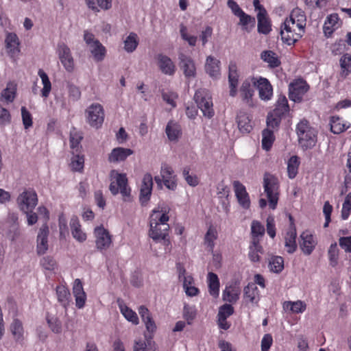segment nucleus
Segmentation results:
<instances>
[{
  "label": "nucleus",
  "mask_w": 351,
  "mask_h": 351,
  "mask_svg": "<svg viewBox=\"0 0 351 351\" xmlns=\"http://www.w3.org/2000/svg\"><path fill=\"white\" fill-rule=\"evenodd\" d=\"M296 132L298 143L303 150L312 149L317 143L316 131L310 126L306 120H302L298 123Z\"/></svg>",
  "instance_id": "obj_1"
},
{
  "label": "nucleus",
  "mask_w": 351,
  "mask_h": 351,
  "mask_svg": "<svg viewBox=\"0 0 351 351\" xmlns=\"http://www.w3.org/2000/svg\"><path fill=\"white\" fill-rule=\"evenodd\" d=\"M111 183L109 186V190L113 195L121 193L123 197H129L130 195V189L128 186V178L126 174L120 173L113 169L110 173Z\"/></svg>",
  "instance_id": "obj_2"
},
{
  "label": "nucleus",
  "mask_w": 351,
  "mask_h": 351,
  "mask_svg": "<svg viewBox=\"0 0 351 351\" xmlns=\"http://www.w3.org/2000/svg\"><path fill=\"white\" fill-rule=\"evenodd\" d=\"M263 186L267 194L269 207L271 209H275L278 204L279 195L278 179L273 175L265 173L263 178Z\"/></svg>",
  "instance_id": "obj_3"
},
{
  "label": "nucleus",
  "mask_w": 351,
  "mask_h": 351,
  "mask_svg": "<svg viewBox=\"0 0 351 351\" xmlns=\"http://www.w3.org/2000/svg\"><path fill=\"white\" fill-rule=\"evenodd\" d=\"M194 100L204 117L211 118L214 115L211 97L204 89L197 90L194 95Z\"/></svg>",
  "instance_id": "obj_4"
},
{
  "label": "nucleus",
  "mask_w": 351,
  "mask_h": 351,
  "mask_svg": "<svg viewBox=\"0 0 351 351\" xmlns=\"http://www.w3.org/2000/svg\"><path fill=\"white\" fill-rule=\"evenodd\" d=\"M16 202L20 210L27 213L36 206L38 204L37 194L33 189L25 190L18 196Z\"/></svg>",
  "instance_id": "obj_5"
},
{
  "label": "nucleus",
  "mask_w": 351,
  "mask_h": 351,
  "mask_svg": "<svg viewBox=\"0 0 351 351\" xmlns=\"http://www.w3.org/2000/svg\"><path fill=\"white\" fill-rule=\"evenodd\" d=\"M86 119L90 126L99 128L101 126L104 120V112L101 105L93 104L86 110Z\"/></svg>",
  "instance_id": "obj_6"
},
{
  "label": "nucleus",
  "mask_w": 351,
  "mask_h": 351,
  "mask_svg": "<svg viewBox=\"0 0 351 351\" xmlns=\"http://www.w3.org/2000/svg\"><path fill=\"white\" fill-rule=\"evenodd\" d=\"M157 213L158 212L156 211V210H154L153 213L150 217V230L149 235L153 240L156 241L164 240L165 243L168 245L169 243V241L166 239L168 235V230H163L164 228H162L158 222V217L156 216L154 217Z\"/></svg>",
  "instance_id": "obj_7"
},
{
  "label": "nucleus",
  "mask_w": 351,
  "mask_h": 351,
  "mask_svg": "<svg viewBox=\"0 0 351 351\" xmlns=\"http://www.w3.org/2000/svg\"><path fill=\"white\" fill-rule=\"evenodd\" d=\"M309 88L307 83L302 80H298L289 84V98L295 102H300L304 95Z\"/></svg>",
  "instance_id": "obj_8"
},
{
  "label": "nucleus",
  "mask_w": 351,
  "mask_h": 351,
  "mask_svg": "<svg viewBox=\"0 0 351 351\" xmlns=\"http://www.w3.org/2000/svg\"><path fill=\"white\" fill-rule=\"evenodd\" d=\"M95 244L98 250H106L110 247L112 243V237L108 230L102 226L96 227L94 230Z\"/></svg>",
  "instance_id": "obj_9"
},
{
  "label": "nucleus",
  "mask_w": 351,
  "mask_h": 351,
  "mask_svg": "<svg viewBox=\"0 0 351 351\" xmlns=\"http://www.w3.org/2000/svg\"><path fill=\"white\" fill-rule=\"evenodd\" d=\"M49 227L47 223H44L39 228L36 238V252L38 255H43L48 250Z\"/></svg>",
  "instance_id": "obj_10"
},
{
  "label": "nucleus",
  "mask_w": 351,
  "mask_h": 351,
  "mask_svg": "<svg viewBox=\"0 0 351 351\" xmlns=\"http://www.w3.org/2000/svg\"><path fill=\"white\" fill-rule=\"evenodd\" d=\"M58 52L60 62L64 69L68 72H72L74 69V60L69 47L64 43H60L58 46Z\"/></svg>",
  "instance_id": "obj_11"
},
{
  "label": "nucleus",
  "mask_w": 351,
  "mask_h": 351,
  "mask_svg": "<svg viewBox=\"0 0 351 351\" xmlns=\"http://www.w3.org/2000/svg\"><path fill=\"white\" fill-rule=\"evenodd\" d=\"M153 186V178L150 173L144 175L140 191L139 200L142 206H145L150 199Z\"/></svg>",
  "instance_id": "obj_12"
},
{
  "label": "nucleus",
  "mask_w": 351,
  "mask_h": 351,
  "mask_svg": "<svg viewBox=\"0 0 351 351\" xmlns=\"http://www.w3.org/2000/svg\"><path fill=\"white\" fill-rule=\"evenodd\" d=\"M180 66L183 71L185 77L188 78L195 77L196 75V68L194 61L192 58L182 53L179 54Z\"/></svg>",
  "instance_id": "obj_13"
},
{
  "label": "nucleus",
  "mask_w": 351,
  "mask_h": 351,
  "mask_svg": "<svg viewBox=\"0 0 351 351\" xmlns=\"http://www.w3.org/2000/svg\"><path fill=\"white\" fill-rule=\"evenodd\" d=\"M233 186L235 192V195L238 199L239 204L243 208H249L250 206V200L245 186L242 184L239 181L235 180L233 182Z\"/></svg>",
  "instance_id": "obj_14"
},
{
  "label": "nucleus",
  "mask_w": 351,
  "mask_h": 351,
  "mask_svg": "<svg viewBox=\"0 0 351 351\" xmlns=\"http://www.w3.org/2000/svg\"><path fill=\"white\" fill-rule=\"evenodd\" d=\"M254 85L257 86L259 97L262 100L267 101L271 98L273 88L269 80L266 78L260 77Z\"/></svg>",
  "instance_id": "obj_15"
},
{
  "label": "nucleus",
  "mask_w": 351,
  "mask_h": 351,
  "mask_svg": "<svg viewBox=\"0 0 351 351\" xmlns=\"http://www.w3.org/2000/svg\"><path fill=\"white\" fill-rule=\"evenodd\" d=\"M236 121L239 131L243 134L250 133L253 128L250 115L243 110L237 113Z\"/></svg>",
  "instance_id": "obj_16"
},
{
  "label": "nucleus",
  "mask_w": 351,
  "mask_h": 351,
  "mask_svg": "<svg viewBox=\"0 0 351 351\" xmlns=\"http://www.w3.org/2000/svg\"><path fill=\"white\" fill-rule=\"evenodd\" d=\"M157 59L158 65L162 73L169 75L174 74L176 66L170 58L160 53L158 55Z\"/></svg>",
  "instance_id": "obj_17"
},
{
  "label": "nucleus",
  "mask_w": 351,
  "mask_h": 351,
  "mask_svg": "<svg viewBox=\"0 0 351 351\" xmlns=\"http://www.w3.org/2000/svg\"><path fill=\"white\" fill-rule=\"evenodd\" d=\"M300 239L302 240L300 243L301 250L305 254L310 255L316 245L313 236L308 232H303L300 235Z\"/></svg>",
  "instance_id": "obj_18"
},
{
  "label": "nucleus",
  "mask_w": 351,
  "mask_h": 351,
  "mask_svg": "<svg viewBox=\"0 0 351 351\" xmlns=\"http://www.w3.org/2000/svg\"><path fill=\"white\" fill-rule=\"evenodd\" d=\"M133 151L128 148L117 147L112 150L108 156V160L111 162H117L125 160L128 156L132 155Z\"/></svg>",
  "instance_id": "obj_19"
},
{
  "label": "nucleus",
  "mask_w": 351,
  "mask_h": 351,
  "mask_svg": "<svg viewBox=\"0 0 351 351\" xmlns=\"http://www.w3.org/2000/svg\"><path fill=\"white\" fill-rule=\"evenodd\" d=\"M70 227L72 236L77 241L82 243L86 239V234L81 228V225L77 217L73 216L70 221Z\"/></svg>",
  "instance_id": "obj_20"
},
{
  "label": "nucleus",
  "mask_w": 351,
  "mask_h": 351,
  "mask_svg": "<svg viewBox=\"0 0 351 351\" xmlns=\"http://www.w3.org/2000/svg\"><path fill=\"white\" fill-rule=\"evenodd\" d=\"M239 75L237 71V66L234 63H231L229 65V73H228V82L230 84V95L234 97L237 92Z\"/></svg>",
  "instance_id": "obj_21"
},
{
  "label": "nucleus",
  "mask_w": 351,
  "mask_h": 351,
  "mask_svg": "<svg viewBox=\"0 0 351 351\" xmlns=\"http://www.w3.org/2000/svg\"><path fill=\"white\" fill-rule=\"evenodd\" d=\"M220 61L209 56L206 58L205 70L211 77H217L220 73Z\"/></svg>",
  "instance_id": "obj_22"
},
{
  "label": "nucleus",
  "mask_w": 351,
  "mask_h": 351,
  "mask_svg": "<svg viewBox=\"0 0 351 351\" xmlns=\"http://www.w3.org/2000/svg\"><path fill=\"white\" fill-rule=\"evenodd\" d=\"M254 86H252L248 80H245L240 88L241 96L243 101H245L249 106H252V98L254 95Z\"/></svg>",
  "instance_id": "obj_23"
},
{
  "label": "nucleus",
  "mask_w": 351,
  "mask_h": 351,
  "mask_svg": "<svg viewBox=\"0 0 351 351\" xmlns=\"http://www.w3.org/2000/svg\"><path fill=\"white\" fill-rule=\"evenodd\" d=\"M289 110L290 108L286 97L285 95H279L275 108L272 111L274 113V115L283 118L287 113H289Z\"/></svg>",
  "instance_id": "obj_24"
},
{
  "label": "nucleus",
  "mask_w": 351,
  "mask_h": 351,
  "mask_svg": "<svg viewBox=\"0 0 351 351\" xmlns=\"http://www.w3.org/2000/svg\"><path fill=\"white\" fill-rule=\"evenodd\" d=\"M258 32L260 34H268L271 30V23L267 11L257 14Z\"/></svg>",
  "instance_id": "obj_25"
},
{
  "label": "nucleus",
  "mask_w": 351,
  "mask_h": 351,
  "mask_svg": "<svg viewBox=\"0 0 351 351\" xmlns=\"http://www.w3.org/2000/svg\"><path fill=\"white\" fill-rule=\"evenodd\" d=\"M289 20H291L295 24L300 32H304V27L306 25V16L304 12L300 8H295L291 12Z\"/></svg>",
  "instance_id": "obj_26"
},
{
  "label": "nucleus",
  "mask_w": 351,
  "mask_h": 351,
  "mask_svg": "<svg viewBox=\"0 0 351 351\" xmlns=\"http://www.w3.org/2000/svg\"><path fill=\"white\" fill-rule=\"evenodd\" d=\"M145 338L147 339V343L142 341H135L133 347L134 351H159L156 343L154 342L152 343L150 339L152 337L151 335L149 336L145 335Z\"/></svg>",
  "instance_id": "obj_27"
},
{
  "label": "nucleus",
  "mask_w": 351,
  "mask_h": 351,
  "mask_svg": "<svg viewBox=\"0 0 351 351\" xmlns=\"http://www.w3.org/2000/svg\"><path fill=\"white\" fill-rule=\"evenodd\" d=\"M261 58L268 63L270 68H276L281 64L276 53L271 50H265L261 52Z\"/></svg>",
  "instance_id": "obj_28"
},
{
  "label": "nucleus",
  "mask_w": 351,
  "mask_h": 351,
  "mask_svg": "<svg viewBox=\"0 0 351 351\" xmlns=\"http://www.w3.org/2000/svg\"><path fill=\"white\" fill-rule=\"evenodd\" d=\"M5 45L7 49L8 50V53H10L12 56L19 51V41L16 34L9 33L7 34L5 38Z\"/></svg>",
  "instance_id": "obj_29"
},
{
  "label": "nucleus",
  "mask_w": 351,
  "mask_h": 351,
  "mask_svg": "<svg viewBox=\"0 0 351 351\" xmlns=\"http://www.w3.org/2000/svg\"><path fill=\"white\" fill-rule=\"evenodd\" d=\"M240 295V289L236 285L227 287L223 291V300L229 302H236Z\"/></svg>",
  "instance_id": "obj_30"
},
{
  "label": "nucleus",
  "mask_w": 351,
  "mask_h": 351,
  "mask_svg": "<svg viewBox=\"0 0 351 351\" xmlns=\"http://www.w3.org/2000/svg\"><path fill=\"white\" fill-rule=\"evenodd\" d=\"M296 237L295 228H290L285 237V246L288 248L287 252L289 254H293L297 249Z\"/></svg>",
  "instance_id": "obj_31"
},
{
  "label": "nucleus",
  "mask_w": 351,
  "mask_h": 351,
  "mask_svg": "<svg viewBox=\"0 0 351 351\" xmlns=\"http://www.w3.org/2000/svg\"><path fill=\"white\" fill-rule=\"evenodd\" d=\"M208 291L209 293L215 298L219 296V280L217 274L209 272L208 274Z\"/></svg>",
  "instance_id": "obj_32"
},
{
  "label": "nucleus",
  "mask_w": 351,
  "mask_h": 351,
  "mask_svg": "<svg viewBox=\"0 0 351 351\" xmlns=\"http://www.w3.org/2000/svg\"><path fill=\"white\" fill-rule=\"evenodd\" d=\"M165 132L170 141H176L181 134V128L177 123L170 121L166 126Z\"/></svg>",
  "instance_id": "obj_33"
},
{
  "label": "nucleus",
  "mask_w": 351,
  "mask_h": 351,
  "mask_svg": "<svg viewBox=\"0 0 351 351\" xmlns=\"http://www.w3.org/2000/svg\"><path fill=\"white\" fill-rule=\"evenodd\" d=\"M90 47V52L96 61L100 62L104 59L106 49L98 40L94 41Z\"/></svg>",
  "instance_id": "obj_34"
},
{
  "label": "nucleus",
  "mask_w": 351,
  "mask_h": 351,
  "mask_svg": "<svg viewBox=\"0 0 351 351\" xmlns=\"http://www.w3.org/2000/svg\"><path fill=\"white\" fill-rule=\"evenodd\" d=\"M56 294L58 302L64 307H66L69 303L71 296L69 290L63 285L58 286L56 287Z\"/></svg>",
  "instance_id": "obj_35"
},
{
  "label": "nucleus",
  "mask_w": 351,
  "mask_h": 351,
  "mask_svg": "<svg viewBox=\"0 0 351 351\" xmlns=\"http://www.w3.org/2000/svg\"><path fill=\"white\" fill-rule=\"evenodd\" d=\"M262 147L268 151L271 147L274 141V132L271 129L266 128L262 132Z\"/></svg>",
  "instance_id": "obj_36"
},
{
  "label": "nucleus",
  "mask_w": 351,
  "mask_h": 351,
  "mask_svg": "<svg viewBox=\"0 0 351 351\" xmlns=\"http://www.w3.org/2000/svg\"><path fill=\"white\" fill-rule=\"evenodd\" d=\"M330 130L334 134H340L346 130L349 126H346L338 117H332L330 121Z\"/></svg>",
  "instance_id": "obj_37"
},
{
  "label": "nucleus",
  "mask_w": 351,
  "mask_h": 351,
  "mask_svg": "<svg viewBox=\"0 0 351 351\" xmlns=\"http://www.w3.org/2000/svg\"><path fill=\"white\" fill-rule=\"evenodd\" d=\"M299 165V158L297 156H293L289 158L287 164V173L289 178L293 179L296 176Z\"/></svg>",
  "instance_id": "obj_38"
},
{
  "label": "nucleus",
  "mask_w": 351,
  "mask_h": 351,
  "mask_svg": "<svg viewBox=\"0 0 351 351\" xmlns=\"http://www.w3.org/2000/svg\"><path fill=\"white\" fill-rule=\"evenodd\" d=\"M38 74L41 78L43 84V88L41 90L42 96L43 97H47L51 89V82L49 81L48 75L43 69H39Z\"/></svg>",
  "instance_id": "obj_39"
},
{
  "label": "nucleus",
  "mask_w": 351,
  "mask_h": 351,
  "mask_svg": "<svg viewBox=\"0 0 351 351\" xmlns=\"http://www.w3.org/2000/svg\"><path fill=\"white\" fill-rule=\"evenodd\" d=\"M137 34L131 32L124 41V49L126 51L133 52L137 47L138 42Z\"/></svg>",
  "instance_id": "obj_40"
},
{
  "label": "nucleus",
  "mask_w": 351,
  "mask_h": 351,
  "mask_svg": "<svg viewBox=\"0 0 351 351\" xmlns=\"http://www.w3.org/2000/svg\"><path fill=\"white\" fill-rule=\"evenodd\" d=\"M280 36L282 42L289 45L294 44L302 37V34L300 33H296L295 31H292L289 33L280 31Z\"/></svg>",
  "instance_id": "obj_41"
},
{
  "label": "nucleus",
  "mask_w": 351,
  "mask_h": 351,
  "mask_svg": "<svg viewBox=\"0 0 351 351\" xmlns=\"http://www.w3.org/2000/svg\"><path fill=\"white\" fill-rule=\"evenodd\" d=\"M270 271L280 273L284 268V260L281 256H272L269 261Z\"/></svg>",
  "instance_id": "obj_42"
},
{
  "label": "nucleus",
  "mask_w": 351,
  "mask_h": 351,
  "mask_svg": "<svg viewBox=\"0 0 351 351\" xmlns=\"http://www.w3.org/2000/svg\"><path fill=\"white\" fill-rule=\"evenodd\" d=\"M243 296L245 300L251 303L256 302V295H257V287L254 284H248L243 290Z\"/></svg>",
  "instance_id": "obj_43"
},
{
  "label": "nucleus",
  "mask_w": 351,
  "mask_h": 351,
  "mask_svg": "<svg viewBox=\"0 0 351 351\" xmlns=\"http://www.w3.org/2000/svg\"><path fill=\"white\" fill-rule=\"evenodd\" d=\"M283 307L286 309H290L293 313H302L306 309V304L300 300L286 302L284 303Z\"/></svg>",
  "instance_id": "obj_44"
},
{
  "label": "nucleus",
  "mask_w": 351,
  "mask_h": 351,
  "mask_svg": "<svg viewBox=\"0 0 351 351\" xmlns=\"http://www.w3.org/2000/svg\"><path fill=\"white\" fill-rule=\"evenodd\" d=\"M340 65L341 68V76L346 77L351 71V56L346 53L340 59Z\"/></svg>",
  "instance_id": "obj_45"
},
{
  "label": "nucleus",
  "mask_w": 351,
  "mask_h": 351,
  "mask_svg": "<svg viewBox=\"0 0 351 351\" xmlns=\"http://www.w3.org/2000/svg\"><path fill=\"white\" fill-rule=\"evenodd\" d=\"M16 90V85L12 82H10L7 84L6 88L2 91L1 97L4 98L6 101L12 102L14 99Z\"/></svg>",
  "instance_id": "obj_46"
},
{
  "label": "nucleus",
  "mask_w": 351,
  "mask_h": 351,
  "mask_svg": "<svg viewBox=\"0 0 351 351\" xmlns=\"http://www.w3.org/2000/svg\"><path fill=\"white\" fill-rule=\"evenodd\" d=\"M121 312L126 319L134 324H138V318L136 313L127 306H120Z\"/></svg>",
  "instance_id": "obj_47"
},
{
  "label": "nucleus",
  "mask_w": 351,
  "mask_h": 351,
  "mask_svg": "<svg viewBox=\"0 0 351 351\" xmlns=\"http://www.w3.org/2000/svg\"><path fill=\"white\" fill-rule=\"evenodd\" d=\"M238 17H239V25H242L243 29L247 32H250L247 26L249 24H251L252 27H254L256 23L254 17L247 14L244 12Z\"/></svg>",
  "instance_id": "obj_48"
},
{
  "label": "nucleus",
  "mask_w": 351,
  "mask_h": 351,
  "mask_svg": "<svg viewBox=\"0 0 351 351\" xmlns=\"http://www.w3.org/2000/svg\"><path fill=\"white\" fill-rule=\"evenodd\" d=\"M84 158L83 156L74 155L71 158V168L73 171H82L84 169Z\"/></svg>",
  "instance_id": "obj_49"
},
{
  "label": "nucleus",
  "mask_w": 351,
  "mask_h": 351,
  "mask_svg": "<svg viewBox=\"0 0 351 351\" xmlns=\"http://www.w3.org/2000/svg\"><path fill=\"white\" fill-rule=\"evenodd\" d=\"M339 250L336 243L331 244L328 250V256L330 264L332 267H335L338 263Z\"/></svg>",
  "instance_id": "obj_50"
},
{
  "label": "nucleus",
  "mask_w": 351,
  "mask_h": 351,
  "mask_svg": "<svg viewBox=\"0 0 351 351\" xmlns=\"http://www.w3.org/2000/svg\"><path fill=\"white\" fill-rule=\"evenodd\" d=\"M10 330L12 335L16 339H19L23 336V328L22 323L19 319H15L10 326Z\"/></svg>",
  "instance_id": "obj_51"
},
{
  "label": "nucleus",
  "mask_w": 351,
  "mask_h": 351,
  "mask_svg": "<svg viewBox=\"0 0 351 351\" xmlns=\"http://www.w3.org/2000/svg\"><path fill=\"white\" fill-rule=\"evenodd\" d=\"M282 117L274 115L273 112H270L267 117V125L269 129L278 128L280 123Z\"/></svg>",
  "instance_id": "obj_52"
},
{
  "label": "nucleus",
  "mask_w": 351,
  "mask_h": 351,
  "mask_svg": "<svg viewBox=\"0 0 351 351\" xmlns=\"http://www.w3.org/2000/svg\"><path fill=\"white\" fill-rule=\"evenodd\" d=\"M180 35L183 40L188 42L190 46H195L197 42V36H189L187 34V28L183 24L180 25Z\"/></svg>",
  "instance_id": "obj_53"
},
{
  "label": "nucleus",
  "mask_w": 351,
  "mask_h": 351,
  "mask_svg": "<svg viewBox=\"0 0 351 351\" xmlns=\"http://www.w3.org/2000/svg\"><path fill=\"white\" fill-rule=\"evenodd\" d=\"M351 211V193H348L343 204V208L341 210V217L343 219H347L349 217Z\"/></svg>",
  "instance_id": "obj_54"
},
{
  "label": "nucleus",
  "mask_w": 351,
  "mask_h": 351,
  "mask_svg": "<svg viewBox=\"0 0 351 351\" xmlns=\"http://www.w3.org/2000/svg\"><path fill=\"white\" fill-rule=\"evenodd\" d=\"M6 235L12 242L16 241L21 235L19 224H12Z\"/></svg>",
  "instance_id": "obj_55"
},
{
  "label": "nucleus",
  "mask_w": 351,
  "mask_h": 351,
  "mask_svg": "<svg viewBox=\"0 0 351 351\" xmlns=\"http://www.w3.org/2000/svg\"><path fill=\"white\" fill-rule=\"evenodd\" d=\"M66 87L69 90V97L73 101L79 100L81 97V91L80 90V88L70 82L67 83Z\"/></svg>",
  "instance_id": "obj_56"
},
{
  "label": "nucleus",
  "mask_w": 351,
  "mask_h": 351,
  "mask_svg": "<svg viewBox=\"0 0 351 351\" xmlns=\"http://www.w3.org/2000/svg\"><path fill=\"white\" fill-rule=\"evenodd\" d=\"M160 176L161 178H162V180L176 178V176L173 174V171L172 168L167 164H163L162 165L160 170Z\"/></svg>",
  "instance_id": "obj_57"
},
{
  "label": "nucleus",
  "mask_w": 351,
  "mask_h": 351,
  "mask_svg": "<svg viewBox=\"0 0 351 351\" xmlns=\"http://www.w3.org/2000/svg\"><path fill=\"white\" fill-rule=\"evenodd\" d=\"M21 116L24 128L28 129L32 125V117L25 106L21 108Z\"/></svg>",
  "instance_id": "obj_58"
},
{
  "label": "nucleus",
  "mask_w": 351,
  "mask_h": 351,
  "mask_svg": "<svg viewBox=\"0 0 351 351\" xmlns=\"http://www.w3.org/2000/svg\"><path fill=\"white\" fill-rule=\"evenodd\" d=\"M264 233V226L260 222L254 221L252 223V234L253 238L257 239L258 236H263Z\"/></svg>",
  "instance_id": "obj_59"
},
{
  "label": "nucleus",
  "mask_w": 351,
  "mask_h": 351,
  "mask_svg": "<svg viewBox=\"0 0 351 351\" xmlns=\"http://www.w3.org/2000/svg\"><path fill=\"white\" fill-rule=\"evenodd\" d=\"M47 323L53 332L59 334L62 332V323L57 318H47Z\"/></svg>",
  "instance_id": "obj_60"
},
{
  "label": "nucleus",
  "mask_w": 351,
  "mask_h": 351,
  "mask_svg": "<svg viewBox=\"0 0 351 351\" xmlns=\"http://www.w3.org/2000/svg\"><path fill=\"white\" fill-rule=\"evenodd\" d=\"M162 97L168 104L171 105L173 108L176 106L175 99L178 98V95L173 92H162Z\"/></svg>",
  "instance_id": "obj_61"
},
{
  "label": "nucleus",
  "mask_w": 351,
  "mask_h": 351,
  "mask_svg": "<svg viewBox=\"0 0 351 351\" xmlns=\"http://www.w3.org/2000/svg\"><path fill=\"white\" fill-rule=\"evenodd\" d=\"M234 313V308L231 304H225L222 305L218 312L217 316H225L226 318Z\"/></svg>",
  "instance_id": "obj_62"
},
{
  "label": "nucleus",
  "mask_w": 351,
  "mask_h": 351,
  "mask_svg": "<svg viewBox=\"0 0 351 351\" xmlns=\"http://www.w3.org/2000/svg\"><path fill=\"white\" fill-rule=\"evenodd\" d=\"M273 343V339L270 334H265L261 341V351H269Z\"/></svg>",
  "instance_id": "obj_63"
},
{
  "label": "nucleus",
  "mask_w": 351,
  "mask_h": 351,
  "mask_svg": "<svg viewBox=\"0 0 351 351\" xmlns=\"http://www.w3.org/2000/svg\"><path fill=\"white\" fill-rule=\"evenodd\" d=\"M340 247L347 252H351V237H341L339 241Z\"/></svg>",
  "instance_id": "obj_64"
}]
</instances>
